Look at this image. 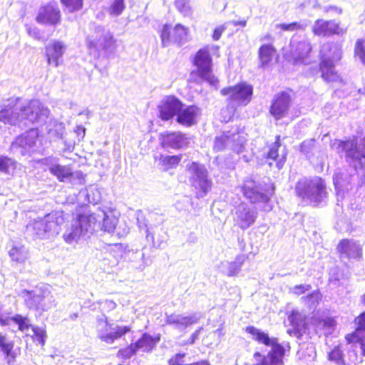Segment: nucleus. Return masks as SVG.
I'll return each mask as SVG.
<instances>
[{
  "mask_svg": "<svg viewBox=\"0 0 365 365\" xmlns=\"http://www.w3.org/2000/svg\"><path fill=\"white\" fill-rule=\"evenodd\" d=\"M1 107L0 122L4 124L29 127L35 123H45L48 134L58 137L63 134L62 123L52 119L48 122L50 111L38 100L23 102L21 98L11 97L4 101Z\"/></svg>",
  "mask_w": 365,
  "mask_h": 365,
  "instance_id": "f257e3e1",
  "label": "nucleus"
},
{
  "mask_svg": "<svg viewBox=\"0 0 365 365\" xmlns=\"http://www.w3.org/2000/svg\"><path fill=\"white\" fill-rule=\"evenodd\" d=\"M331 148L338 154H344L346 162L354 168L360 178L359 185L365 184V138L358 142L357 139L346 140H334Z\"/></svg>",
  "mask_w": 365,
  "mask_h": 365,
  "instance_id": "f03ea898",
  "label": "nucleus"
},
{
  "mask_svg": "<svg viewBox=\"0 0 365 365\" xmlns=\"http://www.w3.org/2000/svg\"><path fill=\"white\" fill-rule=\"evenodd\" d=\"M64 223L63 212H52L43 218L29 223L26 228V234L33 239H51L56 237Z\"/></svg>",
  "mask_w": 365,
  "mask_h": 365,
  "instance_id": "7ed1b4c3",
  "label": "nucleus"
},
{
  "mask_svg": "<svg viewBox=\"0 0 365 365\" xmlns=\"http://www.w3.org/2000/svg\"><path fill=\"white\" fill-rule=\"evenodd\" d=\"M342 41H327L319 51V70L322 78L327 82L337 81L339 76L335 71V63L342 57Z\"/></svg>",
  "mask_w": 365,
  "mask_h": 365,
  "instance_id": "20e7f679",
  "label": "nucleus"
},
{
  "mask_svg": "<svg viewBox=\"0 0 365 365\" xmlns=\"http://www.w3.org/2000/svg\"><path fill=\"white\" fill-rule=\"evenodd\" d=\"M295 193L302 200L317 206L327 198L326 184L319 177L303 178L295 185Z\"/></svg>",
  "mask_w": 365,
  "mask_h": 365,
  "instance_id": "39448f33",
  "label": "nucleus"
},
{
  "mask_svg": "<svg viewBox=\"0 0 365 365\" xmlns=\"http://www.w3.org/2000/svg\"><path fill=\"white\" fill-rule=\"evenodd\" d=\"M97 221L95 215L79 214L66 229L63 235L64 241L68 244H72L78 242L81 239L88 237L96 230V227L98 225Z\"/></svg>",
  "mask_w": 365,
  "mask_h": 365,
  "instance_id": "423d86ee",
  "label": "nucleus"
},
{
  "mask_svg": "<svg viewBox=\"0 0 365 365\" xmlns=\"http://www.w3.org/2000/svg\"><path fill=\"white\" fill-rule=\"evenodd\" d=\"M92 32L86 38V45L90 53L99 56L101 51L110 53L115 49L113 34L101 26L93 25Z\"/></svg>",
  "mask_w": 365,
  "mask_h": 365,
  "instance_id": "0eeeda50",
  "label": "nucleus"
},
{
  "mask_svg": "<svg viewBox=\"0 0 365 365\" xmlns=\"http://www.w3.org/2000/svg\"><path fill=\"white\" fill-rule=\"evenodd\" d=\"M220 93L227 96V105L235 112L237 108L246 106L250 103L253 96V86L247 82H241L222 88Z\"/></svg>",
  "mask_w": 365,
  "mask_h": 365,
  "instance_id": "6e6552de",
  "label": "nucleus"
},
{
  "mask_svg": "<svg viewBox=\"0 0 365 365\" xmlns=\"http://www.w3.org/2000/svg\"><path fill=\"white\" fill-rule=\"evenodd\" d=\"M21 297L25 305L31 310L46 312L54 305L53 297L45 287H36L32 290L24 289Z\"/></svg>",
  "mask_w": 365,
  "mask_h": 365,
  "instance_id": "1a4fd4ad",
  "label": "nucleus"
},
{
  "mask_svg": "<svg viewBox=\"0 0 365 365\" xmlns=\"http://www.w3.org/2000/svg\"><path fill=\"white\" fill-rule=\"evenodd\" d=\"M247 141L246 136L243 132H240L238 128L223 132L219 136H216L213 148L215 151L220 152L229 149L236 153H241L245 150V145Z\"/></svg>",
  "mask_w": 365,
  "mask_h": 365,
  "instance_id": "9d476101",
  "label": "nucleus"
},
{
  "mask_svg": "<svg viewBox=\"0 0 365 365\" xmlns=\"http://www.w3.org/2000/svg\"><path fill=\"white\" fill-rule=\"evenodd\" d=\"M242 191L251 203L256 204L260 209L265 212L272 210L270 198L261 183L250 178L247 179L243 183Z\"/></svg>",
  "mask_w": 365,
  "mask_h": 365,
  "instance_id": "9b49d317",
  "label": "nucleus"
},
{
  "mask_svg": "<svg viewBox=\"0 0 365 365\" xmlns=\"http://www.w3.org/2000/svg\"><path fill=\"white\" fill-rule=\"evenodd\" d=\"M187 169L191 185L200 192L198 195L200 197H205L212 185L206 168L202 164L192 162L187 165Z\"/></svg>",
  "mask_w": 365,
  "mask_h": 365,
  "instance_id": "f8f14e48",
  "label": "nucleus"
},
{
  "mask_svg": "<svg viewBox=\"0 0 365 365\" xmlns=\"http://www.w3.org/2000/svg\"><path fill=\"white\" fill-rule=\"evenodd\" d=\"M193 63L197 68V76L211 86L217 88L218 79L212 73V60L209 51L205 48L200 49L195 56Z\"/></svg>",
  "mask_w": 365,
  "mask_h": 365,
  "instance_id": "ddd939ff",
  "label": "nucleus"
},
{
  "mask_svg": "<svg viewBox=\"0 0 365 365\" xmlns=\"http://www.w3.org/2000/svg\"><path fill=\"white\" fill-rule=\"evenodd\" d=\"M38 138L37 130L31 128L18 136L11 143V148L12 150L19 151L22 155H25L36 150Z\"/></svg>",
  "mask_w": 365,
  "mask_h": 365,
  "instance_id": "4468645a",
  "label": "nucleus"
},
{
  "mask_svg": "<svg viewBox=\"0 0 365 365\" xmlns=\"http://www.w3.org/2000/svg\"><path fill=\"white\" fill-rule=\"evenodd\" d=\"M312 31L315 36L329 37L332 35L342 36L346 33L347 29L341 27L340 23L335 20L317 19Z\"/></svg>",
  "mask_w": 365,
  "mask_h": 365,
  "instance_id": "2eb2a0df",
  "label": "nucleus"
},
{
  "mask_svg": "<svg viewBox=\"0 0 365 365\" xmlns=\"http://www.w3.org/2000/svg\"><path fill=\"white\" fill-rule=\"evenodd\" d=\"M292 98L287 91L277 93L272 101L269 108L270 114L276 119L280 120L285 117L291 106Z\"/></svg>",
  "mask_w": 365,
  "mask_h": 365,
  "instance_id": "dca6fc26",
  "label": "nucleus"
},
{
  "mask_svg": "<svg viewBox=\"0 0 365 365\" xmlns=\"http://www.w3.org/2000/svg\"><path fill=\"white\" fill-rule=\"evenodd\" d=\"M183 106L182 102L175 96H166L158 105L160 118L168 120L177 115Z\"/></svg>",
  "mask_w": 365,
  "mask_h": 365,
  "instance_id": "f3484780",
  "label": "nucleus"
},
{
  "mask_svg": "<svg viewBox=\"0 0 365 365\" xmlns=\"http://www.w3.org/2000/svg\"><path fill=\"white\" fill-rule=\"evenodd\" d=\"M38 24L51 26L57 25L61 21V11L56 2H50L41 6L36 17Z\"/></svg>",
  "mask_w": 365,
  "mask_h": 365,
  "instance_id": "a211bd4d",
  "label": "nucleus"
},
{
  "mask_svg": "<svg viewBox=\"0 0 365 365\" xmlns=\"http://www.w3.org/2000/svg\"><path fill=\"white\" fill-rule=\"evenodd\" d=\"M257 217V212L247 204L241 203L235 208L234 220L242 230H246L253 225Z\"/></svg>",
  "mask_w": 365,
  "mask_h": 365,
  "instance_id": "6ab92c4d",
  "label": "nucleus"
},
{
  "mask_svg": "<svg viewBox=\"0 0 365 365\" xmlns=\"http://www.w3.org/2000/svg\"><path fill=\"white\" fill-rule=\"evenodd\" d=\"M289 46L291 56L295 64L304 62L312 51V45L309 41L307 40L298 41L292 38Z\"/></svg>",
  "mask_w": 365,
  "mask_h": 365,
  "instance_id": "aec40b11",
  "label": "nucleus"
},
{
  "mask_svg": "<svg viewBox=\"0 0 365 365\" xmlns=\"http://www.w3.org/2000/svg\"><path fill=\"white\" fill-rule=\"evenodd\" d=\"M45 164L48 166L49 172L60 182H64L73 175V170L70 165H62L58 163L56 158H46Z\"/></svg>",
  "mask_w": 365,
  "mask_h": 365,
  "instance_id": "412c9836",
  "label": "nucleus"
},
{
  "mask_svg": "<svg viewBox=\"0 0 365 365\" xmlns=\"http://www.w3.org/2000/svg\"><path fill=\"white\" fill-rule=\"evenodd\" d=\"M66 45L60 41H53L46 46V56L48 63L57 67L62 63V57L66 51Z\"/></svg>",
  "mask_w": 365,
  "mask_h": 365,
  "instance_id": "4be33fe9",
  "label": "nucleus"
},
{
  "mask_svg": "<svg viewBox=\"0 0 365 365\" xmlns=\"http://www.w3.org/2000/svg\"><path fill=\"white\" fill-rule=\"evenodd\" d=\"M187 143V138L180 132H165L161 135V145L165 148L180 149Z\"/></svg>",
  "mask_w": 365,
  "mask_h": 365,
  "instance_id": "5701e85b",
  "label": "nucleus"
},
{
  "mask_svg": "<svg viewBox=\"0 0 365 365\" xmlns=\"http://www.w3.org/2000/svg\"><path fill=\"white\" fill-rule=\"evenodd\" d=\"M199 317L196 314L190 316L172 314L166 316V324L179 331H184L188 326L197 322Z\"/></svg>",
  "mask_w": 365,
  "mask_h": 365,
  "instance_id": "b1692460",
  "label": "nucleus"
},
{
  "mask_svg": "<svg viewBox=\"0 0 365 365\" xmlns=\"http://www.w3.org/2000/svg\"><path fill=\"white\" fill-rule=\"evenodd\" d=\"M88 215H95L98 219L97 224H99V225H98L96 227V230L97 228L101 229L108 233L114 232L118 219L111 212L107 213L104 210H99L98 213L92 212L88 213Z\"/></svg>",
  "mask_w": 365,
  "mask_h": 365,
  "instance_id": "393cba45",
  "label": "nucleus"
},
{
  "mask_svg": "<svg viewBox=\"0 0 365 365\" xmlns=\"http://www.w3.org/2000/svg\"><path fill=\"white\" fill-rule=\"evenodd\" d=\"M352 178L353 175L349 174L346 170L339 171L334 174L333 181L338 198L340 196L343 198L344 193L348 192L350 189Z\"/></svg>",
  "mask_w": 365,
  "mask_h": 365,
  "instance_id": "a878e982",
  "label": "nucleus"
},
{
  "mask_svg": "<svg viewBox=\"0 0 365 365\" xmlns=\"http://www.w3.org/2000/svg\"><path fill=\"white\" fill-rule=\"evenodd\" d=\"M200 113V108L195 106L190 105L185 108L183 107L179 110L176 120L178 123L190 127L196 123V118Z\"/></svg>",
  "mask_w": 365,
  "mask_h": 365,
  "instance_id": "bb28decb",
  "label": "nucleus"
},
{
  "mask_svg": "<svg viewBox=\"0 0 365 365\" xmlns=\"http://www.w3.org/2000/svg\"><path fill=\"white\" fill-rule=\"evenodd\" d=\"M337 249L342 255L347 258H359L361 256V247L354 240H342Z\"/></svg>",
  "mask_w": 365,
  "mask_h": 365,
  "instance_id": "cd10ccee",
  "label": "nucleus"
},
{
  "mask_svg": "<svg viewBox=\"0 0 365 365\" xmlns=\"http://www.w3.org/2000/svg\"><path fill=\"white\" fill-rule=\"evenodd\" d=\"M355 322L357 327L351 335L352 341L359 344L361 355L365 356V312L355 319Z\"/></svg>",
  "mask_w": 365,
  "mask_h": 365,
  "instance_id": "c85d7f7f",
  "label": "nucleus"
},
{
  "mask_svg": "<svg viewBox=\"0 0 365 365\" xmlns=\"http://www.w3.org/2000/svg\"><path fill=\"white\" fill-rule=\"evenodd\" d=\"M110 332L105 333L98 330V336L101 341L108 344H112L115 339H118L130 331V329L127 326H116L115 328H110Z\"/></svg>",
  "mask_w": 365,
  "mask_h": 365,
  "instance_id": "c756f323",
  "label": "nucleus"
},
{
  "mask_svg": "<svg viewBox=\"0 0 365 365\" xmlns=\"http://www.w3.org/2000/svg\"><path fill=\"white\" fill-rule=\"evenodd\" d=\"M181 159L182 155H168L160 154L155 156V160L158 163V165L164 171L176 168L181 161Z\"/></svg>",
  "mask_w": 365,
  "mask_h": 365,
  "instance_id": "7c9ffc66",
  "label": "nucleus"
},
{
  "mask_svg": "<svg viewBox=\"0 0 365 365\" xmlns=\"http://www.w3.org/2000/svg\"><path fill=\"white\" fill-rule=\"evenodd\" d=\"M247 257L245 255H238L236 256L235 261L226 262L222 263L226 269L224 272L229 277H234L239 274L241 270L242 264L246 261Z\"/></svg>",
  "mask_w": 365,
  "mask_h": 365,
  "instance_id": "2f4dec72",
  "label": "nucleus"
},
{
  "mask_svg": "<svg viewBox=\"0 0 365 365\" xmlns=\"http://www.w3.org/2000/svg\"><path fill=\"white\" fill-rule=\"evenodd\" d=\"M78 200H83V202L97 204L101 200V195L96 187L90 186L81 190L78 194Z\"/></svg>",
  "mask_w": 365,
  "mask_h": 365,
  "instance_id": "473e14b6",
  "label": "nucleus"
},
{
  "mask_svg": "<svg viewBox=\"0 0 365 365\" xmlns=\"http://www.w3.org/2000/svg\"><path fill=\"white\" fill-rule=\"evenodd\" d=\"M158 341L159 339H155L149 334L144 333L133 345L137 351L140 350L144 352H148L154 348Z\"/></svg>",
  "mask_w": 365,
  "mask_h": 365,
  "instance_id": "72a5a7b5",
  "label": "nucleus"
},
{
  "mask_svg": "<svg viewBox=\"0 0 365 365\" xmlns=\"http://www.w3.org/2000/svg\"><path fill=\"white\" fill-rule=\"evenodd\" d=\"M9 255L13 261L23 263L28 258V249L20 244L14 245L9 252Z\"/></svg>",
  "mask_w": 365,
  "mask_h": 365,
  "instance_id": "f704fd0d",
  "label": "nucleus"
},
{
  "mask_svg": "<svg viewBox=\"0 0 365 365\" xmlns=\"http://www.w3.org/2000/svg\"><path fill=\"white\" fill-rule=\"evenodd\" d=\"M274 48L270 44H264L259 49L260 66L264 68L272 59Z\"/></svg>",
  "mask_w": 365,
  "mask_h": 365,
  "instance_id": "c9c22d12",
  "label": "nucleus"
},
{
  "mask_svg": "<svg viewBox=\"0 0 365 365\" xmlns=\"http://www.w3.org/2000/svg\"><path fill=\"white\" fill-rule=\"evenodd\" d=\"M187 36V28L180 24L175 25L173 29V41L174 44L182 45L186 40Z\"/></svg>",
  "mask_w": 365,
  "mask_h": 365,
  "instance_id": "e433bc0d",
  "label": "nucleus"
},
{
  "mask_svg": "<svg viewBox=\"0 0 365 365\" xmlns=\"http://www.w3.org/2000/svg\"><path fill=\"white\" fill-rule=\"evenodd\" d=\"M145 254L140 250L131 253V267L138 270H143L147 266L145 260Z\"/></svg>",
  "mask_w": 365,
  "mask_h": 365,
  "instance_id": "4c0bfd02",
  "label": "nucleus"
},
{
  "mask_svg": "<svg viewBox=\"0 0 365 365\" xmlns=\"http://www.w3.org/2000/svg\"><path fill=\"white\" fill-rule=\"evenodd\" d=\"M16 162L11 158L0 155V173L10 175L16 168Z\"/></svg>",
  "mask_w": 365,
  "mask_h": 365,
  "instance_id": "58836bf2",
  "label": "nucleus"
},
{
  "mask_svg": "<svg viewBox=\"0 0 365 365\" xmlns=\"http://www.w3.org/2000/svg\"><path fill=\"white\" fill-rule=\"evenodd\" d=\"M161 45L163 47H168L172 43L173 41V30L171 26L168 24L163 25L160 31Z\"/></svg>",
  "mask_w": 365,
  "mask_h": 365,
  "instance_id": "ea45409f",
  "label": "nucleus"
},
{
  "mask_svg": "<svg viewBox=\"0 0 365 365\" xmlns=\"http://www.w3.org/2000/svg\"><path fill=\"white\" fill-rule=\"evenodd\" d=\"M108 251L117 261H118L125 255V247L120 243L109 245L108 247Z\"/></svg>",
  "mask_w": 365,
  "mask_h": 365,
  "instance_id": "a19ab883",
  "label": "nucleus"
},
{
  "mask_svg": "<svg viewBox=\"0 0 365 365\" xmlns=\"http://www.w3.org/2000/svg\"><path fill=\"white\" fill-rule=\"evenodd\" d=\"M11 320L19 326V329L21 331H27L32 325L27 317H23L21 314H16L11 318Z\"/></svg>",
  "mask_w": 365,
  "mask_h": 365,
  "instance_id": "79ce46f5",
  "label": "nucleus"
},
{
  "mask_svg": "<svg viewBox=\"0 0 365 365\" xmlns=\"http://www.w3.org/2000/svg\"><path fill=\"white\" fill-rule=\"evenodd\" d=\"M175 5L178 11L184 16H190L192 14L190 0H175Z\"/></svg>",
  "mask_w": 365,
  "mask_h": 365,
  "instance_id": "37998d69",
  "label": "nucleus"
},
{
  "mask_svg": "<svg viewBox=\"0 0 365 365\" xmlns=\"http://www.w3.org/2000/svg\"><path fill=\"white\" fill-rule=\"evenodd\" d=\"M319 299L320 294L316 290L305 297H301L300 299L302 303L307 304L310 308L316 307Z\"/></svg>",
  "mask_w": 365,
  "mask_h": 365,
  "instance_id": "c03bdc74",
  "label": "nucleus"
},
{
  "mask_svg": "<svg viewBox=\"0 0 365 365\" xmlns=\"http://www.w3.org/2000/svg\"><path fill=\"white\" fill-rule=\"evenodd\" d=\"M329 359L337 365H344V355L339 346L335 347L329 354Z\"/></svg>",
  "mask_w": 365,
  "mask_h": 365,
  "instance_id": "a18cd8bd",
  "label": "nucleus"
},
{
  "mask_svg": "<svg viewBox=\"0 0 365 365\" xmlns=\"http://www.w3.org/2000/svg\"><path fill=\"white\" fill-rule=\"evenodd\" d=\"M280 146V136L277 135L276 136L275 142L272 144L269 151L266 154V158L272 160H277L279 156L278 150Z\"/></svg>",
  "mask_w": 365,
  "mask_h": 365,
  "instance_id": "49530a36",
  "label": "nucleus"
},
{
  "mask_svg": "<svg viewBox=\"0 0 365 365\" xmlns=\"http://www.w3.org/2000/svg\"><path fill=\"white\" fill-rule=\"evenodd\" d=\"M14 348L12 341H7L5 335L0 333V349L6 356H9Z\"/></svg>",
  "mask_w": 365,
  "mask_h": 365,
  "instance_id": "de8ad7c7",
  "label": "nucleus"
},
{
  "mask_svg": "<svg viewBox=\"0 0 365 365\" xmlns=\"http://www.w3.org/2000/svg\"><path fill=\"white\" fill-rule=\"evenodd\" d=\"M69 12L78 11L82 8L83 0H61Z\"/></svg>",
  "mask_w": 365,
  "mask_h": 365,
  "instance_id": "09e8293b",
  "label": "nucleus"
},
{
  "mask_svg": "<svg viewBox=\"0 0 365 365\" xmlns=\"http://www.w3.org/2000/svg\"><path fill=\"white\" fill-rule=\"evenodd\" d=\"M354 53L358 56L361 62L365 65V41L359 39L356 41Z\"/></svg>",
  "mask_w": 365,
  "mask_h": 365,
  "instance_id": "8fccbe9b",
  "label": "nucleus"
},
{
  "mask_svg": "<svg viewBox=\"0 0 365 365\" xmlns=\"http://www.w3.org/2000/svg\"><path fill=\"white\" fill-rule=\"evenodd\" d=\"M32 331L34 333L35 340L41 345L43 346L46 338V330L41 327H32Z\"/></svg>",
  "mask_w": 365,
  "mask_h": 365,
  "instance_id": "3c124183",
  "label": "nucleus"
},
{
  "mask_svg": "<svg viewBox=\"0 0 365 365\" xmlns=\"http://www.w3.org/2000/svg\"><path fill=\"white\" fill-rule=\"evenodd\" d=\"M315 146L314 140H304L300 145V151L303 153L307 158H310L312 150Z\"/></svg>",
  "mask_w": 365,
  "mask_h": 365,
  "instance_id": "603ef678",
  "label": "nucleus"
},
{
  "mask_svg": "<svg viewBox=\"0 0 365 365\" xmlns=\"http://www.w3.org/2000/svg\"><path fill=\"white\" fill-rule=\"evenodd\" d=\"M125 9L124 0H114L110 8L112 15L118 16Z\"/></svg>",
  "mask_w": 365,
  "mask_h": 365,
  "instance_id": "864d4df0",
  "label": "nucleus"
},
{
  "mask_svg": "<svg viewBox=\"0 0 365 365\" xmlns=\"http://www.w3.org/2000/svg\"><path fill=\"white\" fill-rule=\"evenodd\" d=\"M282 31H296L302 29V26L297 22H292L290 24H280L277 26Z\"/></svg>",
  "mask_w": 365,
  "mask_h": 365,
  "instance_id": "5fc2aeb1",
  "label": "nucleus"
},
{
  "mask_svg": "<svg viewBox=\"0 0 365 365\" xmlns=\"http://www.w3.org/2000/svg\"><path fill=\"white\" fill-rule=\"evenodd\" d=\"M288 321L294 328L299 329L301 321L298 312H292L288 317Z\"/></svg>",
  "mask_w": 365,
  "mask_h": 365,
  "instance_id": "6e6d98bb",
  "label": "nucleus"
},
{
  "mask_svg": "<svg viewBox=\"0 0 365 365\" xmlns=\"http://www.w3.org/2000/svg\"><path fill=\"white\" fill-rule=\"evenodd\" d=\"M312 289L310 284L296 285L292 288V292L297 295H301Z\"/></svg>",
  "mask_w": 365,
  "mask_h": 365,
  "instance_id": "4d7b16f0",
  "label": "nucleus"
},
{
  "mask_svg": "<svg viewBox=\"0 0 365 365\" xmlns=\"http://www.w3.org/2000/svg\"><path fill=\"white\" fill-rule=\"evenodd\" d=\"M119 352L124 358L129 359L137 352V350L135 349L133 344H131L129 346L120 350Z\"/></svg>",
  "mask_w": 365,
  "mask_h": 365,
  "instance_id": "13d9d810",
  "label": "nucleus"
},
{
  "mask_svg": "<svg viewBox=\"0 0 365 365\" xmlns=\"http://www.w3.org/2000/svg\"><path fill=\"white\" fill-rule=\"evenodd\" d=\"M212 6L216 11H222L227 6L226 0H215Z\"/></svg>",
  "mask_w": 365,
  "mask_h": 365,
  "instance_id": "bf43d9fd",
  "label": "nucleus"
},
{
  "mask_svg": "<svg viewBox=\"0 0 365 365\" xmlns=\"http://www.w3.org/2000/svg\"><path fill=\"white\" fill-rule=\"evenodd\" d=\"M27 31L29 35L34 38L39 39L41 38L40 31L36 27H29L28 28Z\"/></svg>",
  "mask_w": 365,
  "mask_h": 365,
  "instance_id": "052dcab7",
  "label": "nucleus"
},
{
  "mask_svg": "<svg viewBox=\"0 0 365 365\" xmlns=\"http://www.w3.org/2000/svg\"><path fill=\"white\" fill-rule=\"evenodd\" d=\"M336 324L335 319L331 317H329L323 320V326L326 328L334 329Z\"/></svg>",
  "mask_w": 365,
  "mask_h": 365,
  "instance_id": "680f3d73",
  "label": "nucleus"
},
{
  "mask_svg": "<svg viewBox=\"0 0 365 365\" xmlns=\"http://www.w3.org/2000/svg\"><path fill=\"white\" fill-rule=\"evenodd\" d=\"M324 11L326 13L332 11L341 14L342 9L336 6H327L324 7Z\"/></svg>",
  "mask_w": 365,
  "mask_h": 365,
  "instance_id": "e2e57ef3",
  "label": "nucleus"
},
{
  "mask_svg": "<svg viewBox=\"0 0 365 365\" xmlns=\"http://www.w3.org/2000/svg\"><path fill=\"white\" fill-rule=\"evenodd\" d=\"M201 330L202 328H200L197 330H196L194 333H192L187 343L189 344H193L195 342V341L198 339Z\"/></svg>",
  "mask_w": 365,
  "mask_h": 365,
  "instance_id": "0e129e2a",
  "label": "nucleus"
},
{
  "mask_svg": "<svg viewBox=\"0 0 365 365\" xmlns=\"http://www.w3.org/2000/svg\"><path fill=\"white\" fill-rule=\"evenodd\" d=\"M100 326H101V327H107L108 326L107 318L104 314L101 315L98 318V327H99ZM98 329H99V328H98ZM98 330H100V329H98Z\"/></svg>",
  "mask_w": 365,
  "mask_h": 365,
  "instance_id": "69168bd1",
  "label": "nucleus"
},
{
  "mask_svg": "<svg viewBox=\"0 0 365 365\" xmlns=\"http://www.w3.org/2000/svg\"><path fill=\"white\" fill-rule=\"evenodd\" d=\"M103 304L104 307L108 310H113L116 307V304L111 300H106Z\"/></svg>",
  "mask_w": 365,
  "mask_h": 365,
  "instance_id": "338daca9",
  "label": "nucleus"
},
{
  "mask_svg": "<svg viewBox=\"0 0 365 365\" xmlns=\"http://www.w3.org/2000/svg\"><path fill=\"white\" fill-rule=\"evenodd\" d=\"M222 30L220 28H216L214 30L212 38L215 41H217L220 39L222 35Z\"/></svg>",
  "mask_w": 365,
  "mask_h": 365,
  "instance_id": "774afa93",
  "label": "nucleus"
}]
</instances>
